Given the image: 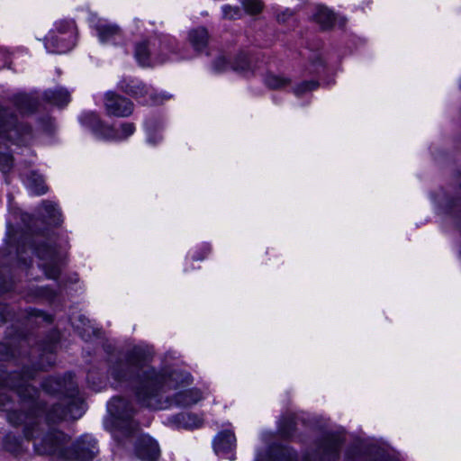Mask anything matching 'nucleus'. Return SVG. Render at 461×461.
Segmentation results:
<instances>
[{"instance_id":"f257e3e1","label":"nucleus","mask_w":461,"mask_h":461,"mask_svg":"<svg viewBox=\"0 0 461 461\" xmlns=\"http://www.w3.org/2000/svg\"><path fill=\"white\" fill-rule=\"evenodd\" d=\"M19 384L18 388H21ZM43 390L53 395H61L60 402L47 406L39 400V390L35 387L19 389L23 406L28 405V413L11 412L8 421L14 427L23 426V435L37 454L49 456L55 460H66L71 437L62 430L51 428L68 419H79L84 411V401L79 396L77 383L72 373L64 376H50L43 380Z\"/></svg>"},{"instance_id":"f03ea898","label":"nucleus","mask_w":461,"mask_h":461,"mask_svg":"<svg viewBox=\"0 0 461 461\" xmlns=\"http://www.w3.org/2000/svg\"><path fill=\"white\" fill-rule=\"evenodd\" d=\"M152 357V351L148 347L134 346L109 357L108 374L120 383L138 379L134 386L138 402L149 409L165 408L168 406L167 402L161 398L165 374L149 366Z\"/></svg>"},{"instance_id":"7ed1b4c3","label":"nucleus","mask_w":461,"mask_h":461,"mask_svg":"<svg viewBox=\"0 0 461 461\" xmlns=\"http://www.w3.org/2000/svg\"><path fill=\"white\" fill-rule=\"evenodd\" d=\"M58 343L59 336L57 334H52L48 339L41 342L37 348H33V351H41V354L39 356V360L36 363H32V367L23 366L21 372H7L0 366V386L15 392L20 398L21 410H15L16 412L28 413L30 411L28 405L23 406V404L22 397L19 393V384H21V388L32 387L29 384V381L35 377L36 372L39 370H46L53 366L55 362L54 353L57 349ZM12 399L7 393H0V409L7 412V418L9 413L14 412V411H11L9 408Z\"/></svg>"},{"instance_id":"20e7f679","label":"nucleus","mask_w":461,"mask_h":461,"mask_svg":"<svg viewBox=\"0 0 461 461\" xmlns=\"http://www.w3.org/2000/svg\"><path fill=\"white\" fill-rule=\"evenodd\" d=\"M107 410L113 418V427L114 429V438L120 441L117 433L128 438L134 435L139 429V423L133 419L136 410L131 402L121 396L111 399L108 402Z\"/></svg>"},{"instance_id":"39448f33","label":"nucleus","mask_w":461,"mask_h":461,"mask_svg":"<svg viewBox=\"0 0 461 461\" xmlns=\"http://www.w3.org/2000/svg\"><path fill=\"white\" fill-rule=\"evenodd\" d=\"M0 137L17 146H27L32 142L33 133L32 127L20 122L10 108L0 105Z\"/></svg>"},{"instance_id":"423d86ee","label":"nucleus","mask_w":461,"mask_h":461,"mask_svg":"<svg viewBox=\"0 0 461 461\" xmlns=\"http://www.w3.org/2000/svg\"><path fill=\"white\" fill-rule=\"evenodd\" d=\"M181 379L183 383L189 384L190 375H187L185 377H183V374L177 371L171 372L168 375H165V383L163 384V390L161 392V398L162 401H167L168 403V406L165 407L164 409L169 408L173 405L179 406V407H187L193 404H195L202 399V393L198 389H189L185 391H180L176 393L173 398H170L168 396H164V394L168 391L172 389L176 388V384L178 380ZM159 408H157L156 410H158Z\"/></svg>"},{"instance_id":"0eeeda50","label":"nucleus","mask_w":461,"mask_h":461,"mask_svg":"<svg viewBox=\"0 0 461 461\" xmlns=\"http://www.w3.org/2000/svg\"><path fill=\"white\" fill-rule=\"evenodd\" d=\"M344 442L342 434L326 432L316 440V450L304 454L302 461H339Z\"/></svg>"},{"instance_id":"6e6552de","label":"nucleus","mask_w":461,"mask_h":461,"mask_svg":"<svg viewBox=\"0 0 461 461\" xmlns=\"http://www.w3.org/2000/svg\"><path fill=\"white\" fill-rule=\"evenodd\" d=\"M30 249L42 260L40 267L43 270L45 276L50 279H58L61 273L62 260L56 247L43 242L37 246L30 245Z\"/></svg>"},{"instance_id":"1a4fd4ad","label":"nucleus","mask_w":461,"mask_h":461,"mask_svg":"<svg viewBox=\"0 0 461 461\" xmlns=\"http://www.w3.org/2000/svg\"><path fill=\"white\" fill-rule=\"evenodd\" d=\"M98 452L96 441L89 435H83L76 441H70L67 460L91 461Z\"/></svg>"},{"instance_id":"9d476101","label":"nucleus","mask_w":461,"mask_h":461,"mask_svg":"<svg viewBox=\"0 0 461 461\" xmlns=\"http://www.w3.org/2000/svg\"><path fill=\"white\" fill-rule=\"evenodd\" d=\"M104 106L108 115L116 117H128L133 112L132 102L114 92L105 94Z\"/></svg>"},{"instance_id":"9b49d317","label":"nucleus","mask_w":461,"mask_h":461,"mask_svg":"<svg viewBox=\"0 0 461 461\" xmlns=\"http://www.w3.org/2000/svg\"><path fill=\"white\" fill-rule=\"evenodd\" d=\"M95 30L97 33L99 41L104 44H124L125 41L123 32L120 26L115 23H111L106 21H98L95 24Z\"/></svg>"},{"instance_id":"f8f14e48","label":"nucleus","mask_w":461,"mask_h":461,"mask_svg":"<svg viewBox=\"0 0 461 461\" xmlns=\"http://www.w3.org/2000/svg\"><path fill=\"white\" fill-rule=\"evenodd\" d=\"M134 451L143 461H156L160 455L158 443L148 435H142L137 439Z\"/></svg>"},{"instance_id":"ddd939ff","label":"nucleus","mask_w":461,"mask_h":461,"mask_svg":"<svg viewBox=\"0 0 461 461\" xmlns=\"http://www.w3.org/2000/svg\"><path fill=\"white\" fill-rule=\"evenodd\" d=\"M81 123L90 129L95 135L104 139L115 138V129L104 125L97 114L95 113H86L80 117Z\"/></svg>"},{"instance_id":"4468645a","label":"nucleus","mask_w":461,"mask_h":461,"mask_svg":"<svg viewBox=\"0 0 461 461\" xmlns=\"http://www.w3.org/2000/svg\"><path fill=\"white\" fill-rule=\"evenodd\" d=\"M11 102L22 114H32L40 105L39 99L28 94L15 95L11 98Z\"/></svg>"},{"instance_id":"2eb2a0df","label":"nucleus","mask_w":461,"mask_h":461,"mask_svg":"<svg viewBox=\"0 0 461 461\" xmlns=\"http://www.w3.org/2000/svg\"><path fill=\"white\" fill-rule=\"evenodd\" d=\"M235 435L230 430L220 432L213 440V447L217 454L229 453L235 447Z\"/></svg>"},{"instance_id":"dca6fc26","label":"nucleus","mask_w":461,"mask_h":461,"mask_svg":"<svg viewBox=\"0 0 461 461\" xmlns=\"http://www.w3.org/2000/svg\"><path fill=\"white\" fill-rule=\"evenodd\" d=\"M43 99L53 105L64 107L70 101V94L63 87H59L53 90L49 89L44 92Z\"/></svg>"},{"instance_id":"f3484780","label":"nucleus","mask_w":461,"mask_h":461,"mask_svg":"<svg viewBox=\"0 0 461 461\" xmlns=\"http://www.w3.org/2000/svg\"><path fill=\"white\" fill-rule=\"evenodd\" d=\"M268 456L270 461H297V454L293 448L279 444L269 447Z\"/></svg>"},{"instance_id":"a211bd4d","label":"nucleus","mask_w":461,"mask_h":461,"mask_svg":"<svg viewBox=\"0 0 461 461\" xmlns=\"http://www.w3.org/2000/svg\"><path fill=\"white\" fill-rule=\"evenodd\" d=\"M188 39L194 50L197 52H202L208 44V32L203 27L194 29L189 32Z\"/></svg>"},{"instance_id":"6ab92c4d","label":"nucleus","mask_w":461,"mask_h":461,"mask_svg":"<svg viewBox=\"0 0 461 461\" xmlns=\"http://www.w3.org/2000/svg\"><path fill=\"white\" fill-rule=\"evenodd\" d=\"M45 47L51 53H65L70 50L71 44L63 37L50 34L45 39Z\"/></svg>"},{"instance_id":"aec40b11","label":"nucleus","mask_w":461,"mask_h":461,"mask_svg":"<svg viewBox=\"0 0 461 461\" xmlns=\"http://www.w3.org/2000/svg\"><path fill=\"white\" fill-rule=\"evenodd\" d=\"M314 20L322 30H329L334 25L336 16L331 10L323 5H318L314 14Z\"/></svg>"},{"instance_id":"412c9836","label":"nucleus","mask_w":461,"mask_h":461,"mask_svg":"<svg viewBox=\"0 0 461 461\" xmlns=\"http://www.w3.org/2000/svg\"><path fill=\"white\" fill-rule=\"evenodd\" d=\"M120 88L135 98L143 97L149 93L148 87L143 83L136 80H123L120 83Z\"/></svg>"},{"instance_id":"4be33fe9","label":"nucleus","mask_w":461,"mask_h":461,"mask_svg":"<svg viewBox=\"0 0 461 461\" xmlns=\"http://www.w3.org/2000/svg\"><path fill=\"white\" fill-rule=\"evenodd\" d=\"M41 206L44 210L43 217L46 218L48 224L57 227L62 223L61 212L55 203L50 201H43Z\"/></svg>"},{"instance_id":"5701e85b","label":"nucleus","mask_w":461,"mask_h":461,"mask_svg":"<svg viewBox=\"0 0 461 461\" xmlns=\"http://www.w3.org/2000/svg\"><path fill=\"white\" fill-rule=\"evenodd\" d=\"M296 415L287 413L279 421L278 431L283 438H291L295 431Z\"/></svg>"},{"instance_id":"b1692460","label":"nucleus","mask_w":461,"mask_h":461,"mask_svg":"<svg viewBox=\"0 0 461 461\" xmlns=\"http://www.w3.org/2000/svg\"><path fill=\"white\" fill-rule=\"evenodd\" d=\"M27 186L35 194H43L48 190L42 176L34 171L27 176Z\"/></svg>"},{"instance_id":"393cba45","label":"nucleus","mask_w":461,"mask_h":461,"mask_svg":"<svg viewBox=\"0 0 461 461\" xmlns=\"http://www.w3.org/2000/svg\"><path fill=\"white\" fill-rule=\"evenodd\" d=\"M3 443L4 448L15 456L23 452V440L12 433H8L4 438Z\"/></svg>"},{"instance_id":"a878e982","label":"nucleus","mask_w":461,"mask_h":461,"mask_svg":"<svg viewBox=\"0 0 461 461\" xmlns=\"http://www.w3.org/2000/svg\"><path fill=\"white\" fill-rule=\"evenodd\" d=\"M230 68L233 71L240 74L249 71L251 65L249 55L244 51L238 53L233 62L230 64Z\"/></svg>"},{"instance_id":"bb28decb","label":"nucleus","mask_w":461,"mask_h":461,"mask_svg":"<svg viewBox=\"0 0 461 461\" xmlns=\"http://www.w3.org/2000/svg\"><path fill=\"white\" fill-rule=\"evenodd\" d=\"M135 58L141 66L149 65V50L147 41L139 42L135 46Z\"/></svg>"},{"instance_id":"cd10ccee","label":"nucleus","mask_w":461,"mask_h":461,"mask_svg":"<svg viewBox=\"0 0 461 461\" xmlns=\"http://www.w3.org/2000/svg\"><path fill=\"white\" fill-rule=\"evenodd\" d=\"M265 83L267 87L271 89H280L289 85L290 80L288 78L281 77L273 74H269L265 78Z\"/></svg>"},{"instance_id":"c85d7f7f","label":"nucleus","mask_w":461,"mask_h":461,"mask_svg":"<svg viewBox=\"0 0 461 461\" xmlns=\"http://www.w3.org/2000/svg\"><path fill=\"white\" fill-rule=\"evenodd\" d=\"M195 416L191 413H179L174 417V421L181 427L190 428L193 426H198L194 421Z\"/></svg>"},{"instance_id":"c756f323","label":"nucleus","mask_w":461,"mask_h":461,"mask_svg":"<svg viewBox=\"0 0 461 461\" xmlns=\"http://www.w3.org/2000/svg\"><path fill=\"white\" fill-rule=\"evenodd\" d=\"M318 87L319 82L316 80L303 81L294 87V93L295 95L301 96L307 92L317 89Z\"/></svg>"},{"instance_id":"7c9ffc66","label":"nucleus","mask_w":461,"mask_h":461,"mask_svg":"<svg viewBox=\"0 0 461 461\" xmlns=\"http://www.w3.org/2000/svg\"><path fill=\"white\" fill-rule=\"evenodd\" d=\"M242 6L247 14H258L263 9V3L261 0H243Z\"/></svg>"},{"instance_id":"2f4dec72","label":"nucleus","mask_w":461,"mask_h":461,"mask_svg":"<svg viewBox=\"0 0 461 461\" xmlns=\"http://www.w3.org/2000/svg\"><path fill=\"white\" fill-rule=\"evenodd\" d=\"M13 166H14L13 156L8 152L2 151L0 149V170L4 174H6L12 169Z\"/></svg>"},{"instance_id":"473e14b6","label":"nucleus","mask_w":461,"mask_h":461,"mask_svg":"<svg viewBox=\"0 0 461 461\" xmlns=\"http://www.w3.org/2000/svg\"><path fill=\"white\" fill-rule=\"evenodd\" d=\"M223 18L229 20L239 19L242 17V9L239 6L224 5L222 7Z\"/></svg>"},{"instance_id":"72a5a7b5","label":"nucleus","mask_w":461,"mask_h":461,"mask_svg":"<svg viewBox=\"0 0 461 461\" xmlns=\"http://www.w3.org/2000/svg\"><path fill=\"white\" fill-rule=\"evenodd\" d=\"M345 461H362L363 455L359 446L354 445L349 447L344 456Z\"/></svg>"},{"instance_id":"f704fd0d","label":"nucleus","mask_w":461,"mask_h":461,"mask_svg":"<svg viewBox=\"0 0 461 461\" xmlns=\"http://www.w3.org/2000/svg\"><path fill=\"white\" fill-rule=\"evenodd\" d=\"M121 131H122L121 134H119L115 131L116 136H115V138H113L112 140H113V139L123 140V139L128 138L134 132L135 126L132 122H124V123H122V125H121Z\"/></svg>"},{"instance_id":"c9c22d12","label":"nucleus","mask_w":461,"mask_h":461,"mask_svg":"<svg viewBox=\"0 0 461 461\" xmlns=\"http://www.w3.org/2000/svg\"><path fill=\"white\" fill-rule=\"evenodd\" d=\"M16 356L15 350L7 343H0V360L7 361Z\"/></svg>"},{"instance_id":"e433bc0d","label":"nucleus","mask_w":461,"mask_h":461,"mask_svg":"<svg viewBox=\"0 0 461 461\" xmlns=\"http://www.w3.org/2000/svg\"><path fill=\"white\" fill-rule=\"evenodd\" d=\"M27 313H28L29 319H32V318H34L35 320L41 319V321L46 322V323L52 322V316L45 313L42 311H40L37 309H30Z\"/></svg>"},{"instance_id":"4c0bfd02","label":"nucleus","mask_w":461,"mask_h":461,"mask_svg":"<svg viewBox=\"0 0 461 461\" xmlns=\"http://www.w3.org/2000/svg\"><path fill=\"white\" fill-rule=\"evenodd\" d=\"M12 319V312L9 305L0 303V326Z\"/></svg>"},{"instance_id":"58836bf2","label":"nucleus","mask_w":461,"mask_h":461,"mask_svg":"<svg viewBox=\"0 0 461 461\" xmlns=\"http://www.w3.org/2000/svg\"><path fill=\"white\" fill-rule=\"evenodd\" d=\"M229 67V63L223 56H220L214 59L212 63V68L215 72H223Z\"/></svg>"},{"instance_id":"ea45409f","label":"nucleus","mask_w":461,"mask_h":461,"mask_svg":"<svg viewBox=\"0 0 461 461\" xmlns=\"http://www.w3.org/2000/svg\"><path fill=\"white\" fill-rule=\"evenodd\" d=\"M8 239H9L8 246L14 249L18 259L23 260V261H24V263H26L25 258H23V254L25 252V245L24 244L21 245L20 243L13 244V240L10 235H9Z\"/></svg>"},{"instance_id":"a19ab883","label":"nucleus","mask_w":461,"mask_h":461,"mask_svg":"<svg viewBox=\"0 0 461 461\" xmlns=\"http://www.w3.org/2000/svg\"><path fill=\"white\" fill-rule=\"evenodd\" d=\"M72 28V24L68 22L60 23L58 26V32L60 34L66 33L69 29Z\"/></svg>"},{"instance_id":"79ce46f5","label":"nucleus","mask_w":461,"mask_h":461,"mask_svg":"<svg viewBox=\"0 0 461 461\" xmlns=\"http://www.w3.org/2000/svg\"><path fill=\"white\" fill-rule=\"evenodd\" d=\"M291 16H293V13L289 10H286L283 14H278L276 16V19H277L278 23H285L287 21V18H289Z\"/></svg>"},{"instance_id":"37998d69","label":"nucleus","mask_w":461,"mask_h":461,"mask_svg":"<svg viewBox=\"0 0 461 461\" xmlns=\"http://www.w3.org/2000/svg\"><path fill=\"white\" fill-rule=\"evenodd\" d=\"M150 98L152 100V104H158L160 101H158V97L157 95H150Z\"/></svg>"},{"instance_id":"c03bdc74","label":"nucleus","mask_w":461,"mask_h":461,"mask_svg":"<svg viewBox=\"0 0 461 461\" xmlns=\"http://www.w3.org/2000/svg\"><path fill=\"white\" fill-rule=\"evenodd\" d=\"M382 461H393V460H392V459H390V458L384 457V458H383V460H382Z\"/></svg>"}]
</instances>
